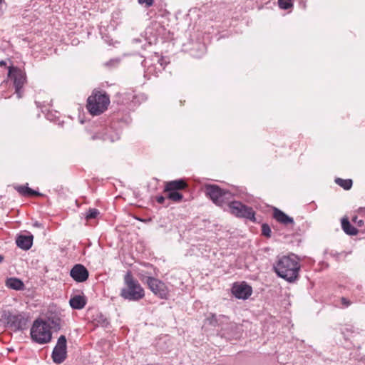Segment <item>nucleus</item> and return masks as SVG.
<instances>
[{"instance_id": "25", "label": "nucleus", "mask_w": 365, "mask_h": 365, "mask_svg": "<svg viewBox=\"0 0 365 365\" xmlns=\"http://www.w3.org/2000/svg\"><path fill=\"white\" fill-rule=\"evenodd\" d=\"M100 214L99 211L97 210V209H90L86 215V217L87 220H90V219H94L96 217H97V216Z\"/></svg>"}, {"instance_id": "6", "label": "nucleus", "mask_w": 365, "mask_h": 365, "mask_svg": "<svg viewBox=\"0 0 365 365\" xmlns=\"http://www.w3.org/2000/svg\"><path fill=\"white\" fill-rule=\"evenodd\" d=\"M205 192L217 205L223 207L232 199V194L228 191L222 190L218 185H207L205 187Z\"/></svg>"}, {"instance_id": "31", "label": "nucleus", "mask_w": 365, "mask_h": 365, "mask_svg": "<svg viewBox=\"0 0 365 365\" xmlns=\"http://www.w3.org/2000/svg\"><path fill=\"white\" fill-rule=\"evenodd\" d=\"M138 4H145L146 7H150L153 4V0H138Z\"/></svg>"}, {"instance_id": "10", "label": "nucleus", "mask_w": 365, "mask_h": 365, "mask_svg": "<svg viewBox=\"0 0 365 365\" xmlns=\"http://www.w3.org/2000/svg\"><path fill=\"white\" fill-rule=\"evenodd\" d=\"M66 338L61 335L52 352V359L56 364H61L64 361L67 355Z\"/></svg>"}, {"instance_id": "33", "label": "nucleus", "mask_w": 365, "mask_h": 365, "mask_svg": "<svg viewBox=\"0 0 365 365\" xmlns=\"http://www.w3.org/2000/svg\"><path fill=\"white\" fill-rule=\"evenodd\" d=\"M341 303L345 307H347L351 304L350 301L344 297L341 299Z\"/></svg>"}, {"instance_id": "13", "label": "nucleus", "mask_w": 365, "mask_h": 365, "mask_svg": "<svg viewBox=\"0 0 365 365\" xmlns=\"http://www.w3.org/2000/svg\"><path fill=\"white\" fill-rule=\"evenodd\" d=\"M71 277L78 282H85L88 278V271L81 264L73 266L70 272Z\"/></svg>"}, {"instance_id": "30", "label": "nucleus", "mask_w": 365, "mask_h": 365, "mask_svg": "<svg viewBox=\"0 0 365 365\" xmlns=\"http://www.w3.org/2000/svg\"><path fill=\"white\" fill-rule=\"evenodd\" d=\"M142 65L144 67H148L147 72L148 74H154L153 68V66L151 65H148V60L144 59L142 62Z\"/></svg>"}, {"instance_id": "29", "label": "nucleus", "mask_w": 365, "mask_h": 365, "mask_svg": "<svg viewBox=\"0 0 365 365\" xmlns=\"http://www.w3.org/2000/svg\"><path fill=\"white\" fill-rule=\"evenodd\" d=\"M262 235L266 237H269L271 234V229L267 224H263L262 226Z\"/></svg>"}, {"instance_id": "14", "label": "nucleus", "mask_w": 365, "mask_h": 365, "mask_svg": "<svg viewBox=\"0 0 365 365\" xmlns=\"http://www.w3.org/2000/svg\"><path fill=\"white\" fill-rule=\"evenodd\" d=\"M33 239L34 237L32 235H21L17 237L16 240V243L19 248L24 250H28L33 245Z\"/></svg>"}, {"instance_id": "19", "label": "nucleus", "mask_w": 365, "mask_h": 365, "mask_svg": "<svg viewBox=\"0 0 365 365\" xmlns=\"http://www.w3.org/2000/svg\"><path fill=\"white\" fill-rule=\"evenodd\" d=\"M228 320L229 319L224 315L217 317L215 314H212L210 317L206 319V322L214 327L222 326L224 323H227Z\"/></svg>"}, {"instance_id": "12", "label": "nucleus", "mask_w": 365, "mask_h": 365, "mask_svg": "<svg viewBox=\"0 0 365 365\" xmlns=\"http://www.w3.org/2000/svg\"><path fill=\"white\" fill-rule=\"evenodd\" d=\"M233 295L240 299H247L252 293V287L245 282L235 283L232 288Z\"/></svg>"}, {"instance_id": "41", "label": "nucleus", "mask_w": 365, "mask_h": 365, "mask_svg": "<svg viewBox=\"0 0 365 365\" xmlns=\"http://www.w3.org/2000/svg\"><path fill=\"white\" fill-rule=\"evenodd\" d=\"M201 46L202 49L203 50V51H202V53H203V52H204V50H205V46H204V45H202V46Z\"/></svg>"}, {"instance_id": "8", "label": "nucleus", "mask_w": 365, "mask_h": 365, "mask_svg": "<svg viewBox=\"0 0 365 365\" xmlns=\"http://www.w3.org/2000/svg\"><path fill=\"white\" fill-rule=\"evenodd\" d=\"M120 138V133L117 130H114L112 127L105 125L97 126L92 131V140H103L114 142Z\"/></svg>"}, {"instance_id": "16", "label": "nucleus", "mask_w": 365, "mask_h": 365, "mask_svg": "<svg viewBox=\"0 0 365 365\" xmlns=\"http://www.w3.org/2000/svg\"><path fill=\"white\" fill-rule=\"evenodd\" d=\"M69 304L71 307L74 309H81L85 307L86 304V299L84 296L75 295L70 299Z\"/></svg>"}, {"instance_id": "43", "label": "nucleus", "mask_w": 365, "mask_h": 365, "mask_svg": "<svg viewBox=\"0 0 365 365\" xmlns=\"http://www.w3.org/2000/svg\"><path fill=\"white\" fill-rule=\"evenodd\" d=\"M362 222H363V221H362V220H360L359 223V224H361Z\"/></svg>"}, {"instance_id": "40", "label": "nucleus", "mask_w": 365, "mask_h": 365, "mask_svg": "<svg viewBox=\"0 0 365 365\" xmlns=\"http://www.w3.org/2000/svg\"><path fill=\"white\" fill-rule=\"evenodd\" d=\"M3 259H4V257L1 255H0V263L2 262Z\"/></svg>"}, {"instance_id": "9", "label": "nucleus", "mask_w": 365, "mask_h": 365, "mask_svg": "<svg viewBox=\"0 0 365 365\" xmlns=\"http://www.w3.org/2000/svg\"><path fill=\"white\" fill-rule=\"evenodd\" d=\"M9 76L14 81L15 93L18 98H21L22 96L21 88L26 82L25 73L17 68H11L9 71Z\"/></svg>"}, {"instance_id": "5", "label": "nucleus", "mask_w": 365, "mask_h": 365, "mask_svg": "<svg viewBox=\"0 0 365 365\" xmlns=\"http://www.w3.org/2000/svg\"><path fill=\"white\" fill-rule=\"evenodd\" d=\"M0 322L4 323L13 331L23 330L27 326L28 317L23 312L12 313L9 311H4Z\"/></svg>"}, {"instance_id": "21", "label": "nucleus", "mask_w": 365, "mask_h": 365, "mask_svg": "<svg viewBox=\"0 0 365 365\" xmlns=\"http://www.w3.org/2000/svg\"><path fill=\"white\" fill-rule=\"evenodd\" d=\"M341 227L344 232L349 235H356L358 233V230L347 219L341 220Z\"/></svg>"}, {"instance_id": "32", "label": "nucleus", "mask_w": 365, "mask_h": 365, "mask_svg": "<svg viewBox=\"0 0 365 365\" xmlns=\"http://www.w3.org/2000/svg\"><path fill=\"white\" fill-rule=\"evenodd\" d=\"M27 192H28V193H29V194H28V196H31V195H41V194H40L38 192H37V191H36V190H34L31 189L30 187H29V189H28V190H27Z\"/></svg>"}, {"instance_id": "2", "label": "nucleus", "mask_w": 365, "mask_h": 365, "mask_svg": "<svg viewBox=\"0 0 365 365\" xmlns=\"http://www.w3.org/2000/svg\"><path fill=\"white\" fill-rule=\"evenodd\" d=\"M124 287L120 291V297L128 301H138L145 296L140 283L133 278L130 272L124 277Z\"/></svg>"}, {"instance_id": "44", "label": "nucleus", "mask_w": 365, "mask_h": 365, "mask_svg": "<svg viewBox=\"0 0 365 365\" xmlns=\"http://www.w3.org/2000/svg\"><path fill=\"white\" fill-rule=\"evenodd\" d=\"M364 209L365 210V207Z\"/></svg>"}, {"instance_id": "36", "label": "nucleus", "mask_w": 365, "mask_h": 365, "mask_svg": "<svg viewBox=\"0 0 365 365\" xmlns=\"http://www.w3.org/2000/svg\"><path fill=\"white\" fill-rule=\"evenodd\" d=\"M46 118L51 121L53 120L52 114L50 113L46 114Z\"/></svg>"}, {"instance_id": "37", "label": "nucleus", "mask_w": 365, "mask_h": 365, "mask_svg": "<svg viewBox=\"0 0 365 365\" xmlns=\"http://www.w3.org/2000/svg\"><path fill=\"white\" fill-rule=\"evenodd\" d=\"M34 226L36 227H42L41 224L37 221L34 223Z\"/></svg>"}, {"instance_id": "22", "label": "nucleus", "mask_w": 365, "mask_h": 365, "mask_svg": "<svg viewBox=\"0 0 365 365\" xmlns=\"http://www.w3.org/2000/svg\"><path fill=\"white\" fill-rule=\"evenodd\" d=\"M336 184H337L339 186L341 187L346 190H349L352 187V180L351 179H342L339 178H336L334 180Z\"/></svg>"}, {"instance_id": "17", "label": "nucleus", "mask_w": 365, "mask_h": 365, "mask_svg": "<svg viewBox=\"0 0 365 365\" xmlns=\"http://www.w3.org/2000/svg\"><path fill=\"white\" fill-rule=\"evenodd\" d=\"M274 217L280 223L287 225L289 224H293L294 220L292 217H290L287 215H286L282 211L275 209L274 212Z\"/></svg>"}, {"instance_id": "42", "label": "nucleus", "mask_w": 365, "mask_h": 365, "mask_svg": "<svg viewBox=\"0 0 365 365\" xmlns=\"http://www.w3.org/2000/svg\"><path fill=\"white\" fill-rule=\"evenodd\" d=\"M4 2V0H0V5Z\"/></svg>"}, {"instance_id": "1", "label": "nucleus", "mask_w": 365, "mask_h": 365, "mask_svg": "<svg viewBox=\"0 0 365 365\" xmlns=\"http://www.w3.org/2000/svg\"><path fill=\"white\" fill-rule=\"evenodd\" d=\"M273 267L277 276L289 282H295L299 277L300 264L294 254L278 257Z\"/></svg>"}, {"instance_id": "18", "label": "nucleus", "mask_w": 365, "mask_h": 365, "mask_svg": "<svg viewBox=\"0 0 365 365\" xmlns=\"http://www.w3.org/2000/svg\"><path fill=\"white\" fill-rule=\"evenodd\" d=\"M186 186L187 184L183 180H176L167 182L165 190L178 191L179 190L184 189Z\"/></svg>"}, {"instance_id": "23", "label": "nucleus", "mask_w": 365, "mask_h": 365, "mask_svg": "<svg viewBox=\"0 0 365 365\" xmlns=\"http://www.w3.org/2000/svg\"><path fill=\"white\" fill-rule=\"evenodd\" d=\"M168 192V197L169 199L175 201V202H179L182 198V195L180 194L178 191H167Z\"/></svg>"}, {"instance_id": "35", "label": "nucleus", "mask_w": 365, "mask_h": 365, "mask_svg": "<svg viewBox=\"0 0 365 365\" xmlns=\"http://www.w3.org/2000/svg\"><path fill=\"white\" fill-rule=\"evenodd\" d=\"M299 4H300V6H301L303 9H305V7H306V4H305V1H304V0H300V1H299Z\"/></svg>"}, {"instance_id": "20", "label": "nucleus", "mask_w": 365, "mask_h": 365, "mask_svg": "<svg viewBox=\"0 0 365 365\" xmlns=\"http://www.w3.org/2000/svg\"><path fill=\"white\" fill-rule=\"evenodd\" d=\"M6 286L14 290H22L24 287L23 282L15 277L7 279Z\"/></svg>"}, {"instance_id": "28", "label": "nucleus", "mask_w": 365, "mask_h": 365, "mask_svg": "<svg viewBox=\"0 0 365 365\" xmlns=\"http://www.w3.org/2000/svg\"><path fill=\"white\" fill-rule=\"evenodd\" d=\"M155 60L158 62L160 66L164 69L165 66L167 65L168 62L166 59L163 57H159L158 55L154 56Z\"/></svg>"}, {"instance_id": "24", "label": "nucleus", "mask_w": 365, "mask_h": 365, "mask_svg": "<svg viewBox=\"0 0 365 365\" xmlns=\"http://www.w3.org/2000/svg\"><path fill=\"white\" fill-rule=\"evenodd\" d=\"M278 4L280 9L286 10L293 6L292 0H278Z\"/></svg>"}, {"instance_id": "15", "label": "nucleus", "mask_w": 365, "mask_h": 365, "mask_svg": "<svg viewBox=\"0 0 365 365\" xmlns=\"http://www.w3.org/2000/svg\"><path fill=\"white\" fill-rule=\"evenodd\" d=\"M158 34L155 26H149L145 31V36H143V41L148 45L156 43L158 41Z\"/></svg>"}, {"instance_id": "26", "label": "nucleus", "mask_w": 365, "mask_h": 365, "mask_svg": "<svg viewBox=\"0 0 365 365\" xmlns=\"http://www.w3.org/2000/svg\"><path fill=\"white\" fill-rule=\"evenodd\" d=\"M353 331V327L349 325H346L341 329V334L344 335V338H346L349 333H352Z\"/></svg>"}, {"instance_id": "11", "label": "nucleus", "mask_w": 365, "mask_h": 365, "mask_svg": "<svg viewBox=\"0 0 365 365\" xmlns=\"http://www.w3.org/2000/svg\"><path fill=\"white\" fill-rule=\"evenodd\" d=\"M145 281L150 289L155 295H158L161 299H167L168 289L164 282L152 277H146Z\"/></svg>"}, {"instance_id": "39", "label": "nucleus", "mask_w": 365, "mask_h": 365, "mask_svg": "<svg viewBox=\"0 0 365 365\" xmlns=\"http://www.w3.org/2000/svg\"><path fill=\"white\" fill-rule=\"evenodd\" d=\"M134 41H136V42H142L143 41V40L140 39V38H136Z\"/></svg>"}, {"instance_id": "27", "label": "nucleus", "mask_w": 365, "mask_h": 365, "mask_svg": "<svg viewBox=\"0 0 365 365\" xmlns=\"http://www.w3.org/2000/svg\"><path fill=\"white\" fill-rule=\"evenodd\" d=\"M16 190L22 195L24 196H28V192L27 190L29 189V187L26 185H19L15 187Z\"/></svg>"}, {"instance_id": "38", "label": "nucleus", "mask_w": 365, "mask_h": 365, "mask_svg": "<svg viewBox=\"0 0 365 365\" xmlns=\"http://www.w3.org/2000/svg\"><path fill=\"white\" fill-rule=\"evenodd\" d=\"M114 62L117 63V62H118V61H117V60H111V61H110L109 62H108L106 64H107V65H110V64L111 65V64H113Z\"/></svg>"}, {"instance_id": "3", "label": "nucleus", "mask_w": 365, "mask_h": 365, "mask_svg": "<svg viewBox=\"0 0 365 365\" xmlns=\"http://www.w3.org/2000/svg\"><path fill=\"white\" fill-rule=\"evenodd\" d=\"M51 326L48 323L42 319L34 321L31 328V337L33 341L39 344H44L51 341Z\"/></svg>"}, {"instance_id": "34", "label": "nucleus", "mask_w": 365, "mask_h": 365, "mask_svg": "<svg viewBox=\"0 0 365 365\" xmlns=\"http://www.w3.org/2000/svg\"><path fill=\"white\" fill-rule=\"evenodd\" d=\"M164 200H165V198H164V197H163V196H158V197H157V201H158V202H159V203H163V202H164Z\"/></svg>"}, {"instance_id": "4", "label": "nucleus", "mask_w": 365, "mask_h": 365, "mask_svg": "<svg viewBox=\"0 0 365 365\" xmlns=\"http://www.w3.org/2000/svg\"><path fill=\"white\" fill-rule=\"evenodd\" d=\"M109 103V96L105 92L94 91L88 98L87 108L92 115H99L107 109Z\"/></svg>"}, {"instance_id": "7", "label": "nucleus", "mask_w": 365, "mask_h": 365, "mask_svg": "<svg viewBox=\"0 0 365 365\" xmlns=\"http://www.w3.org/2000/svg\"><path fill=\"white\" fill-rule=\"evenodd\" d=\"M229 212L237 217L245 218L255 222V212L253 209L242 204L240 201L231 200L227 204Z\"/></svg>"}]
</instances>
